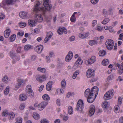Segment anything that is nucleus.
Wrapping results in <instances>:
<instances>
[{
    "mask_svg": "<svg viewBox=\"0 0 123 123\" xmlns=\"http://www.w3.org/2000/svg\"><path fill=\"white\" fill-rule=\"evenodd\" d=\"M73 56V53L71 51H69L65 58L66 61L67 62H69L72 59Z\"/></svg>",
    "mask_w": 123,
    "mask_h": 123,
    "instance_id": "nucleus-15",
    "label": "nucleus"
},
{
    "mask_svg": "<svg viewBox=\"0 0 123 123\" xmlns=\"http://www.w3.org/2000/svg\"><path fill=\"white\" fill-rule=\"evenodd\" d=\"M36 78L37 81L42 82L45 80L46 77L45 75H44L42 76H36Z\"/></svg>",
    "mask_w": 123,
    "mask_h": 123,
    "instance_id": "nucleus-16",
    "label": "nucleus"
},
{
    "mask_svg": "<svg viewBox=\"0 0 123 123\" xmlns=\"http://www.w3.org/2000/svg\"><path fill=\"white\" fill-rule=\"evenodd\" d=\"M119 123H123V117H122L119 118Z\"/></svg>",
    "mask_w": 123,
    "mask_h": 123,
    "instance_id": "nucleus-64",
    "label": "nucleus"
},
{
    "mask_svg": "<svg viewBox=\"0 0 123 123\" xmlns=\"http://www.w3.org/2000/svg\"><path fill=\"white\" fill-rule=\"evenodd\" d=\"M37 70L42 73H44L46 71V69L43 68L39 67L37 68Z\"/></svg>",
    "mask_w": 123,
    "mask_h": 123,
    "instance_id": "nucleus-36",
    "label": "nucleus"
},
{
    "mask_svg": "<svg viewBox=\"0 0 123 123\" xmlns=\"http://www.w3.org/2000/svg\"><path fill=\"white\" fill-rule=\"evenodd\" d=\"M103 28L102 27H101L100 26H98V27L97 30L101 32L102 31Z\"/></svg>",
    "mask_w": 123,
    "mask_h": 123,
    "instance_id": "nucleus-49",
    "label": "nucleus"
},
{
    "mask_svg": "<svg viewBox=\"0 0 123 123\" xmlns=\"http://www.w3.org/2000/svg\"><path fill=\"white\" fill-rule=\"evenodd\" d=\"M61 85L62 88L63 89L65 88L66 85V82L65 80H63L62 81L61 83Z\"/></svg>",
    "mask_w": 123,
    "mask_h": 123,
    "instance_id": "nucleus-34",
    "label": "nucleus"
},
{
    "mask_svg": "<svg viewBox=\"0 0 123 123\" xmlns=\"http://www.w3.org/2000/svg\"><path fill=\"white\" fill-rule=\"evenodd\" d=\"M114 91L112 89L108 92H107L104 95V98L105 99H109L112 98L114 94Z\"/></svg>",
    "mask_w": 123,
    "mask_h": 123,
    "instance_id": "nucleus-6",
    "label": "nucleus"
},
{
    "mask_svg": "<svg viewBox=\"0 0 123 123\" xmlns=\"http://www.w3.org/2000/svg\"><path fill=\"white\" fill-rule=\"evenodd\" d=\"M92 96H89L87 98V101L88 102L90 103H92L95 100V98L92 97Z\"/></svg>",
    "mask_w": 123,
    "mask_h": 123,
    "instance_id": "nucleus-24",
    "label": "nucleus"
},
{
    "mask_svg": "<svg viewBox=\"0 0 123 123\" xmlns=\"http://www.w3.org/2000/svg\"><path fill=\"white\" fill-rule=\"evenodd\" d=\"M32 46L28 44L25 45L24 47L25 50L27 51L28 50L32 48Z\"/></svg>",
    "mask_w": 123,
    "mask_h": 123,
    "instance_id": "nucleus-33",
    "label": "nucleus"
},
{
    "mask_svg": "<svg viewBox=\"0 0 123 123\" xmlns=\"http://www.w3.org/2000/svg\"><path fill=\"white\" fill-rule=\"evenodd\" d=\"M5 17V16L4 14L0 13V20L3 19Z\"/></svg>",
    "mask_w": 123,
    "mask_h": 123,
    "instance_id": "nucleus-51",
    "label": "nucleus"
},
{
    "mask_svg": "<svg viewBox=\"0 0 123 123\" xmlns=\"http://www.w3.org/2000/svg\"><path fill=\"white\" fill-rule=\"evenodd\" d=\"M35 4L34 8L33 9V11L34 12H37L41 10H43L42 8L39 7L40 3L38 1H36L35 2Z\"/></svg>",
    "mask_w": 123,
    "mask_h": 123,
    "instance_id": "nucleus-8",
    "label": "nucleus"
},
{
    "mask_svg": "<svg viewBox=\"0 0 123 123\" xmlns=\"http://www.w3.org/2000/svg\"><path fill=\"white\" fill-rule=\"evenodd\" d=\"M72 94L70 92H68L67 94L66 97L67 98H69L70 96L72 95Z\"/></svg>",
    "mask_w": 123,
    "mask_h": 123,
    "instance_id": "nucleus-62",
    "label": "nucleus"
},
{
    "mask_svg": "<svg viewBox=\"0 0 123 123\" xmlns=\"http://www.w3.org/2000/svg\"><path fill=\"white\" fill-rule=\"evenodd\" d=\"M113 77V75H111L108 77L107 79L108 80H110L112 79Z\"/></svg>",
    "mask_w": 123,
    "mask_h": 123,
    "instance_id": "nucleus-53",
    "label": "nucleus"
},
{
    "mask_svg": "<svg viewBox=\"0 0 123 123\" xmlns=\"http://www.w3.org/2000/svg\"><path fill=\"white\" fill-rule=\"evenodd\" d=\"M43 48V45H40L37 46L35 48V49L38 53L40 54L42 52Z\"/></svg>",
    "mask_w": 123,
    "mask_h": 123,
    "instance_id": "nucleus-19",
    "label": "nucleus"
},
{
    "mask_svg": "<svg viewBox=\"0 0 123 123\" xmlns=\"http://www.w3.org/2000/svg\"><path fill=\"white\" fill-rule=\"evenodd\" d=\"M97 21L96 20H94L92 23V25L94 27L95 25L97 24Z\"/></svg>",
    "mask_w": 123,
    "mask_h": 123,
    "instance_id": "nucleus-55",
    "label": "nucleus"
},
{
    "mask_svg": "<svg viewBox=\"0 0 123 123\" xmlns=\"http://www.w3.org/2000/svg\"><path fill=\"white\" fill-rule=\"evenodd\" d=\"M26 94L28 96L32 98L34 96V94L33 91L32 90L30 85L27 86L26 87Z\"/></svg>",
    "mask_w": 123,
    "mask_h": 123,
    "instance_id": "nucleus-5",
    "label": "nucleus"
},
{
    "mask_svg": "<svg viewBox=\"0 0 123 123\" xmlns=\"http://www.w3.org/2000/svg\"><path fill=\"white\" fill-rule=\"evenodd\" d=\"M36 22L33 20L29 19L28 20V25L31 27L34 26L37 24Z\"/></svg>",
    "mask_w": 123,
    "mask_h": 123,
    "instance_id": "nucleus-20",
    "label": "nucleus"
},
{
    "mask_svg": "<svg viewBox=\"0 0 123 123\" xmlns=\"http://www.w3.org/2000/svg\"><path fill=\"white\" fill-rule=\"evenodd\" d=\"M23 80L20 79H18V83L21 86L22 84L23 83Z\"/></svg>",
    "mask_w": 123,
    "mask_h": 123,
    "instance_id": "nucleus-47",
    "label": "nucleus"
},
{
    "mask_svg": "<svg viewBox=\"0 0 123 123\" xmlns=\"http://www.w3.org/2000/svg\"><path fill=\"white\" fill-rule=\"evenodd\" d=\"M11 32V31L9 29H6L4 32V36L6 38H8L10 35Z\"/></svg>",
    "mask_w": 123,
    "mask_h": 123,
    "instance_id": "nucleus-21",
    "label": "nucleus"
},
{
    "mask_svg": "<svg viewBox=\"0 0 123 123\" xmlns=\"http://www.w3.org/2000/svg\"><path fill=\"white\" fill-rule=\"evenodd\" d=\"M110 21V19L109 18H105L102 21L101 23L104 25H105Z\"/></svg>",
    "mask_w": 123,
    "mask_h": 123,
    "instance_id": "nucleus-40",
    "label": "nucleus"
},
{
    "mask_svg": "<svg viewBox=\"0 0 123 123\" xmlns=\"http://www.w3.org/2000/svg\"><path fill=\"white\" fill-rule=\"evenodd\" d=\"M79 37L81 38H85V35L82 34H79Z\"/></svg>",
    "mask_w": 123,
    "mask_h": 123,
    "instance_id": "nucleus-57",
    "label": "nucleus"
},
{
    "mask_svg": "<svg viewBox=\"0 0 123 123\" xmlns=\"http://www.w3.org/2000/svg\"><path fill=\"white\" fill-rule=\"evenodd\" d=\"M79 73V71L77 70L76 71L74 74L73 76V79H75L76 77Z\"/></svg>",
    "mask_w": 123,
    "mask_h": 123,
    "instance_id": "nucleus-38",
    "label": "nucleus"
},
{
    "mask_svg": "<svg viewBox=\"0 0 123 123\" xmlns=\"http://www.w3.org/2000/svg\"><path fill=\"white\" fill-rule=\"evenodd\" d=\"M84 108V103L83 101L80 100L78 101L76 105V110L80 113L83 111Z\"/></svg>",
    "mask_w": 123,
    "mask_h": 123,
    "instance_id": "nucleus-4",
    "label": "nucleus"
},
{
    "mask_svg": "<svg viewBox=\"0 0 123 123\" xmlns=\"http://www.w3.org/2000/svg\"><path fill=\"white\" fill-rule=\"evenodd\" d=\"M97 43L98 42L95 40H90L89 42V44L91 46L95 44H97Z\"/></svg>",
    "mask_w": 123,
    "mask_h": 123,
    "instance_id": "nucleus-31",
    "label": "nucleus"
},
{
    "mask_svg": "<svg viewBox=\"0 0 123 123\" xmlns=\"http://www.w3.org/2000/svg\"><path fill=\"white\" fill-rule=\"evenodd\" d=\"M112 11V8H110L108 10V12L110 14L112 15L113 14Z\"/></svg>",
    "mask_w": 123,
    "mask_h": 123,
    "instance_id": "nucleus-59",
    "label": "nucleus"
},
{
    "mask_svg": "<svg viewBox=\"0 0 123 123\" xmlns=\"http://www.w3.org/2000/svg\"><path fill=\"white\" fill-rule=\"evenodd\" d=\"M44 86L43 85H42L39 88V91H41L43 89V88L44 87Z\"/></svg>",
    "mask_w": 123,
    "mask_h": 123,
    "instance_id": "nucleus-61",
    "label": "nucleus"
},
{
    "mask_svg": "<svg viewBox=\"0 0 123 123\" xmlns=\"http://www.w3.org/2000/svg\"><path fill=\"white\" fill-rule=\"evenodd\" d=\"M123 33L121 34H120L119 36V38H118V40H121L122 39V37H123Z\"/></svg>",
    "mask_w": 123,
    "mask_h": 123,
    "instance_id": "nucleus-58",
    "label": "nucleus"
},
{
    "mask_svg": "<svg viewBox=\"0 0 123 123\" xmlns=\"http://www.w3.org/2000/svg\"><path fill=\"white\" fill-rule=\"evenodd\" d=\"M106 54V51L104 50H100L98 53L99 55L100 56H103L105 55Z\"/></svg>",
    "mask_w": 123,
    "mask_h": 123,
    "instance_id": "nucleus-32",
    "label": "nucleus"
},
{
    "mask_svg": "<svg viewBox=\"0 0 123 123\" xmlns=\"http://www.w3.org/2000/svg\"><path fill=\"white\" fill-rule=\"evenodd\" d=\"M49 56L51 57H54V53L53 52H50L49 53Z\"/></svg>",
    "mask_w": 123,
    "mask_h": 123,
    "instance_id": "nucleus-56",
    "label": "nucleus"
},
{
    "mask_svg": "<svg viewBox=\"0 0 123 123\" xmlns=\"http://www.w3.org/2000/svg\"><path fill=\"white\" fill-rule=\"evenodd\" d=\"M103 13L105 15H106L107 14V12L106 10L105 9H103Z\"/></svg>",
    "mask_w": 123,
    "mask_h": 123,
    "instance_id": "nucleus-63",
    "label": "nucleus"
},
{
    "mask_svg": "<svg viewBox=\"0 0 123 123\" xmlns=\"http://www.w3.org/2000/svg\"><path fill=\"white\" fill-rule=\"evenodd\" d=\"M29 14L28 12L24 11L21 12L19 13V16L22 19H25L28 18Z\"/></svg>",
    "mask_w": 123,
    "mask_h": 123,
    "instance_id": "nucleus-10",
    "label": "nucleus"
},
{
    "mask_svg": "<svg viewBox=\"0 0 123 123\" xmlns=\"http://www.w3.org/2000/svg\"><path fill=\"white\" fill-rule=\"evenodd\" d=\"M87 76L88 78H92V79H91L90 81V82H94L97 80V79L94 78L95 74L94 72L92 71L91 69H88L86 72Z\"/></svg>",
    "mask_w": 123,
    "mask_h": 123,
    "instance_id": "nucleus-3",
    "label": "nucleus"
},
{
    "mask_svg": "<svg viewBox=\"0 0 123 123\" xmlns=\"http://www.w3.org/2000/svg\"><path fill=\"white\" fill-rule=\"evenodd\" d=\"M102 106L104 110L106 111L109 107V105L107 101H105L103 103Z\"/></svg>",
    "mask_w": 123,
    "mask_h": 123,
    "instance_id": "nucleus-22",
    "label": "nucleus"
},
{
    "mask_svg": "<svg viewBox=\"0 0 123 123\" xmlns=\"http://www.w3.org/2000/svg\"><path fill=\"white\" fill-rule=\"evenodd\" d=\"M2 115L4 116H6L8 115V112L7 111H4L2 113Z\"/></svg>",
    "mask_w": 123,
    "mask_h": 123,
    "instance_id": "nucleus-52",
    "label": "nucleus"
},
{
    "mask_svg": "<svg viewBox=\"0 0 123 123\" xmlns=\"http://www.w3.org/2000/svg\"><path fill=\"white\" fill-rule=\"evenodd\" d=\"M27 97L25 95L22 94L20 95L19 99L21 101L25 100Z\"/></svg>",
    "mask_w": 123,
    "mask_h": 123,
    "instance_id": "nucleus-25",
    "label": "nucleus"
},
{
    "mask_svg": "<svg viewBox=\"0 0 123 123\" xmlns=\"http://www.w3.org/2000/svg\"><path fill=\"white\" fill-rule=\"evenodd\" d=\"M75 6L77 7H79L81 6V5L79 2H77L75 4Z\"/></svg>",
    "mask_w": 123,
    "mask_h": 123,
    "instance_id": "nucleus-60",
    "label": "nucleus"
},
{
    "mask_svg": "<svg viewBox=\"0 0 123 123\" xmlns=\"http://www.w3.org/2000/svg\"><path fill=\"white\" fill-rule=\"evenodd\" d=\"M17 0H4L2 3L4 5L6 4L7 5H12L14 4Z\"/></svg>",
    "mask_w": 123,
    "mask_h": 123,
    "instance_id": "nucleus-11",
    "label": "nucleus"
},
{
    "mask_svg": "<svg viewBox=\"0 0 123 123\" xmlns=\"http://www.w3.org/2000/svg\"><path fill=\"white\" fill-rule=\"evenodd\" d=\"M98 1V0H91V3L93 4H95L97 3Z\"/></svg>",
    "mask_w": 123,
    "mask_h": 123,
    "instance_id": "nucleus-50",
    "label": "nucleus"
},
{
    "mask_svg": "<svg viewBox=\"0 0 123 123\" xmlns=\"http://www.w3.org/2000/svg\"><path fill=\"white\" fill-rule=\"evenodd\" d=\"M43 5L46 10H43V15L45 16L47 13V11H50L52 8V5L50 4L49 0H43Z\"/></svg>",
    "mask_w": 123,
    "mask_h": 123,
    "instance_id": "nucleus-1",
    "label": "nucleus"
},
{
    "mask_svg": "<svg viewBox=\"0 0 123 123\" xmlns=\"http://www.w3.org/2000/svg\"><path fill=\"white\" fill-rule=\"evenodd\" d=\"M96 61V58L95 56H92L90 59L87 60L86 62H88V64L90 65Z\"/></svg>",
    "mask_w": 123,
    "mask_h": 123,
    "instance_id": "nucleus-18",
    "label": "nucleus"
},
{
    "mask_svg": "<svg viewBox=\"0 0 123 123\" xmlns=\"http://www.w3.org/2000/svg\"><path fill=\"white\" fill-rule=\"evenodd\" d=\"M52 35L53 33L49 31L47 32L44 40V42L47 43L51 38Z\"/></svg>",
    "mask_w": 123,
    "mask_h": 123,
    "instance_id": "nucleus-12",
    "label": "nucleus"
},
{
    "mask_svg": "<svg viewBox=\"0 0 123 123\" xmlns=\"http://www.w3.org/2000/svg\"><path fill=\"white\" fill-rule=\"evenodd\" d=\"M105 45L107 49L109 50H111L113 48L114 42L110 39H108L105 42Z\"/></svg>",
    "mask_w": 123,
    "mask_h": 123,
    "instance_id": "nucleus-7",
    "label": "nucleus"
},
{
    "mask_svg": "<svg viewBox=\"0 0 123 123\" xmlns=\"http://www.w3.org/2000/svg\"><path fill=\"white\" fill-rule=\"evenodd\" d=\"M98 87L95 86L92 88L91 92L90 89L88 88L86 89L85 92V94L87 95H89V96H93V92L94 91H96L97 94L98 93Z\"/></svg>",
    "mask_w": 123,
    "mask_h": 123,
    "instance_id": "nucleus-2",
    "label": "nucleus"
},
{
    "mask_svg": "<svg viewBox=\"0 0 123 123\" xmlns=\"http://www.w3.org/2000/svg\"><path fill=\"white\" fill-rule=\"evenodd\" d=\"M40 123H49V121L46 119H43L41 120Z\"/></svg>",
    "mask_w": 123,
    "mask_h": 123,
    "instance_id": "nucleus-45",
    "label": "nucleus"
},
{
    "mask_svg": "<svg viewBox=\"0 0 123 123\" xmlns=\"http://www.w3.org/2000/svg\"><path fill=\"white\" fill-rule=\"evenodd\" d=\"M48 101H43L41 103H39L37 106V107L38 110L40 111H41L44 109L46 106L48 104Z\"/></svg>",
    "mask_w": 123,
    "mask_h": 123,
    "instance_id": "nucleus-9",
    "label": "nucleus"
},
{
    "mask_svg": "<svg viewBox=\"0 0 123 123\" xmlns=\"http://www.w3.org/2000/svg\"><path fill=\"white\" fill-rule=\"evenodd\" d=\"M109 63V62L108 60L107 59H104L102 61V64L104 66H106Z\"/></svg>",
    "mask_w": 123,
    "mask_h": 123,
    "instance_id": "nucleus-29",
    "label": "nucleus"
},
{
    "mask_svg": "<svg viewBox=\"0 0 123 123\" xmlns=\"http://www.w3.org/2000/svg\"><path fill=\"white\" fill-rule=\"evenodd\" d=\"M25 105L24 104L22 103L21 104L20 106V109L21 110H23L25 108Z\"/></svg>",
    "mask_w": 123,
    "mask_h": 123,
    "instance_id": "nucleus-46",
    "label": "nucleus"
},
{
    "mask_svg": "<svg viewBox=\"0 0 123 123\" xmlns=\"http://www.w3.org/2000/svg\"><path fill=\"white\" fill-rule=\"evenodd\" d=\"M95 112V107L93 105H91L90 106V110L89 111V115L91 117L93 115Z\"/></svg>",
    "mask_w": 123,
    "mask_h": 123,
    "instance_id": "nucleus-14",
    "label": "nucleus"
},
{
    "mask_svg": "<svg viewBox=\"0 0 123 123\" xmlns=\"http://www.w3.org/2000/svg\"><path fill=\"white\" fill-rule=\"evenodd\" d=\"M68 112L69 114L71 115L73 114V112L72 107L71 106L69 107L68 108Z\"/></svg>",
    "mask_w": 123,
    "mask_h": 123,
    "instance_id": "nucleus-39",
    "label": "nucleus"
},
{
    "mask_svg": "<svg viewBox=\"0 0 123 123\" xmlns=\"http://www.w3.org/2000/svg\"><path fill=\"white\" fill-rule=\"evenodd\" d=\"M17 121L15 123H22V118L20 117H18L16 119Z\"/></svg>",
    "mask_w": 123,
    "mask_h": 123,
    "instance_id": "nucleus-42",
    "label": "nucleus"
},
{
    "mask_svg": "<svg viewBox=\"0 0 123 123\" xmlns=\"http://www.w3.org/2000/svg\"><path fill=\"white\" fill-rule=\"evenodd\" d=\"M33 118L36 120H37L40 118L39 115L36 112H34L33 114Z\"/></svg>",
    "mask_w": 123,
    "mask_h": 123,
    "instance_id": "nucleus-26",
    "label": "nucleus"
},
{
    "mask_svg": "<svg viewBox=\"0 0 123 123\" xmlns=\"http://www.w3.org/2000/svg\"><path fill=\"white\" fill-rule=\"evenodd\" d=\"M10 56L12 58H13L16 55V53H15L14 51H10Z\"/></svg>",
    "mask_w": 123,
    "mask_h": 123,
    "instance_id": "nucleus-41",
    "label": "nucleus"
},
{
    "mask_svg": "<svg viewBox=\"0 0 123 123\" xmlns=\"http://www.w3.org/2000/svg\"><path fill=\"white\" fill-rule=\"evenodd\" d=\"M26 25V24L25 23H23L20 22L19 24V26L20 27H24Z\"/></svg>",
    "mask_w": 123,
    "mask_h": 123,
    "instance_id": "nucleus-44",
    "label": "nucleus"
},
{
    "mask_svg": "<svg viewBox=\"0 0 123 123\" xmlns=\"http://www.w3.org/2000/svg\"><path fill=\"white\" fill-rule=\"evenodd\" d=\"M16 35L15 34H13L9 38V40L10 42L13 41L15 39Z\"/></svg>",
    "mask_w": 123,
    "mask_h": 123,
    "instance_id": "nucleus-28",
    "label": "nucleus"
},
{
    "mask_svg": "<svg viewBox=\"0 0 123 123\" xmlns=\"http://www.w3.org/2000/svg\"><path fill=\"white\" fill-rule=\"evenodd\" d=\"M83 62V61L81 59V58L80 57L76 62V64H78L79 65H81Z\"/></svg>",
    "mask_w": 123,
    "mask_h": 123,
    "instance_id": "nucleus-37",
    "label": "nucleus"
},
{
    "mask_svg": "<svg viewBox=\"0 0 123 123\" xmlns=\"http://www.w3.org/2000/svg\"><path fill=\"white\" fill-rule=\"evenodd\" d=\"M42 16L40 14H38L35 15V20L36 22H41L43 20Z\"/></svg>",
    "mask_w": 123,
    "mask_h": 123,
    "instance_id": "nucleus-17",
    "label": "nucleus"
},
{
    "mask_svg": "<svg viewBox=\"0 0 123 123\" xmlns=\"http://www.w3.org/2000/svg\"><path fill=\"white\" fill-rule=\"evenodd\" d=\"M15 116L14 113L12 112H10L8 114V117L9 119L12 120Z\"/></svg>",
    "mask_w": 123,
    "mask_h": 123,
    "instance_id": "nucleus-30",
    "label": "nucleus"
},
{
    "mask_svg": "<svg viewBox=\"0 0 123 123\" xmlns=\"http://www.w3.org/2000/svg\"><path fill=\"white\" fill-rule=\"evenodd\" d=\"M57 32L59 35L62 34L63 33L66 34L67 33V30L64 27H60L57 30Z\"/></svg>",
    "mask_w": 123,
    "mask_h": 123,
    "instance_id": "nucleus-13",
    "label": "nucleus"
},
{
    "mask_svg": "<svg viewBox=\"0 0 123 123\" xmlns=\"http://www.w3.org/2000/svg\"><path fill=\"white\" fill-rule=\"evenodd\" d=\"M42 97L43 99L45 100H49L50 99L49 97L46 94L43 95Z\"/></svg>",
    "mask_w": 123,
    "mask_h": 123,
    "instance_id": "nucleus-27",
    "label": "nucleus"
},
{
    "mask_svg": "<svg viewBox=\"0 0 123 123\" xmlns=\"http://www.w3.org/2000/svg\"><path fill=\"white\" fill-rule=\"evenodd\" d=\"M2 81L5 83H7L8 82V77L7 75L4 76L2 78Z\"/></svg>",
    "mask_w": 123,
    "mask_h": 123,
    "instance_id": "nucleus-35",
    "label": "nucleus"
},
{
    "mask_svg": "<svg viewBox=\"0 0 123 123\" xmlns=\"http://www.w3.org/2000/svg\"><path fill=\"white\" fill-rule=\"evenodd\" d=\"M9 87L8 86L6 87L4 91V93L5 94L7 95L9 91Z\"/></svg>",
    "mask_w": 123,
    "mask_h": 123,
    "instance_id": "nucleus-43",
    "label": "nucleus"
},
{
    "mask_svg": "<svg viewBox=\"0 0 123 123\" xmlns=\"http://www.w3.org/2000/svg\"><path fill=\"white\" fill-rule=\"evenodd\" d=\"M75 39V37L74 36H72L70 37L69 38V41H74Z\"/></svg>",
    "mask_w": 123,
    "mask_h": 123,
    "instance_id": "nucleus-54",
    "label": "nucleus"
},
{
    "mask_svg": "<svg viewBox=\"0 0 123 123\" xmlns=\"http://www.w3.org/2000/svg\"><path fill=\"white\" fill-rule=\"evenodd\" d=\"M52 81H49L47 83L46 86V88L47 91H49L51 89L52 85Z\"/></svg>",
    "mask_w": 123,
    "mask_h": 123,
    "instance_id": "nucleus-23",
    "label": "nucleus"
},
{
    "mask_svg": "<svg viewBox=\"0 0 123 123\" xmlns=\"http://www.w3.org/2000/svg\"><path fill=\"white\" fill-rule=\"evenodd\" d=\"M122 100L121 98L120 97H119L118 99V104L121 105L122 103Z\"/></svg>",
    "mask_w": 123,
    "mask_h": 123,
    "instance_id": "nucleus-48",
    "label": "nucleus"
}]
</instances>
